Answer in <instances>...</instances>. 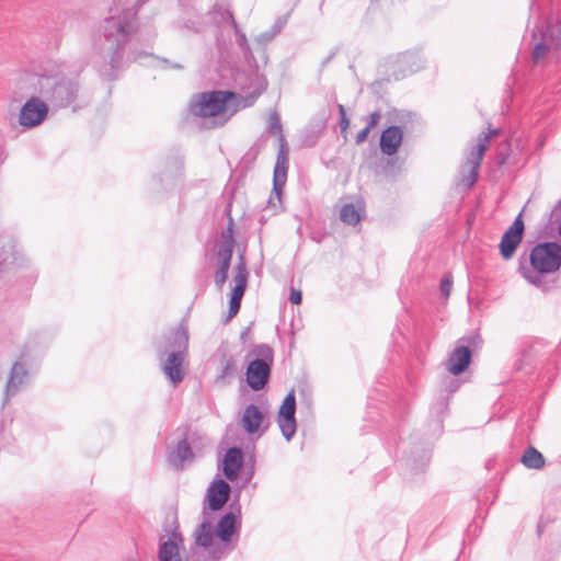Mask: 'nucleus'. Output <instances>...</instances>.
Returning <instances> with one entry per match:
<instances>
[{
	"label": "nucleus",
	"instance_id": "obj_1",
	"mask_svg": "<svg viewBox=\"0 0 561 561\" xmlns=\"http://www.w3.org/2000/svg\"><path fill=\"white\" fill-rule=\"evenodd\" d=\"M137 30L138 22L135 10L125 9L119 11L117 8L110 10V16L102 24L104 48L101 56L106 64L100 70L103 77L108 80L115 79V71L122 62L123 49Z\"/></svg>",
	"mask_w": 561,
	"mask_h": 561
},
{
	"label": "nucleus",
	"instance_id": "obj_2",
	"mask_svg": "<svg viewBox=\"0 0 561 561\" xmlns=\"http://www.w3.org/2000/svg\"><path fill=\"white\" fill-rule=\"evenodd\" d=\"M188 330L181 324L167 333L156 345V354L165 378L178 387L185 377L184 360L188 353Z\"/></svg>",
	"mask_w": 561,
	"mask_h": 561
},
{
	"label": "nucleus",
	"instance_id": "obj_3",
	"mask_svg": "<svg viewBox=\"0 0 561 561\" xmlns=\"http://www.w3.org/2000/svg\"><path fill=\"white\" fill-rule=\"evenodd\" d=\"M529 262L530 266L519 264L518 272L522 276L542 291L554 288L557 280L549 279L548 275L561 267V244L557 241L536 244L530 251Z\"/></svg>",
	"mask_w": 561,
	"mask_h": 561
},
{
	"label": "nucleus",
	"instance_id": "obj_4",
	"mask_svg": "<svg viewBox=\"0 0 561 561\" xmlns=\"http://www.w3.org/2000/svg\"><path fill=\"white\" fill-rule=\"evenodd\" d=\"M243 99L232 91L203 92L190 105L191 113L203 118H213V127L222 126L241 106ZM248 104H242L245 107Z\"/></svg>",
	"mask_w": 561,
	"mask_h": 561
},
{
	"label": "nucleus",
	"instance_id": "obj_5",
	"mask_svg": "<svg viewBox=\"0 0 561 561\" xmlns=\"http://www.w3.org/2000/svg\"><path fill=\"white\" fill-rule=\"evenodd\" d=\"M41 94L55 107H67L77 98L78 84L71 79L42 77L38 81Z\"/></svg>",
	"mask_w": 561,
	"mask_h": 561
},
{
	"label": "nucleus",
	"instance_id": "obj_6",
	"mask_svg": "<svg viewBox=\"0 0 561 561\" xmlns=\"http://www.w3.org/2000/svg\"><path fill=\"white\" fill-rule=\"evenodd\" d=\"M251 355L254 356L247 368L248 386L259 391L265 387L270 379L271 368L273 365V350L267 344L254 345Z\"/></svg>",
	"mask_w": 561,
	"mask_h": 561
},
{
	"label": "nucleus",
	"instance_id": "obj_7",
	"mask_svg": "<svg viewBox=\"0 0 561 561\" xmlns=\"http://www.w3.org/2000/svg\"><path fill=\"white\" fill-rule=\"evenodd\" d=\"M268 130L271 134L278 136L279 150L276 158L273 175V192L280 198L283 188L287 180L288 170V147L282 130L280 117L276 112H272L268 117Z\"/></svg>",
	"mask_w": 561,
	"mask_h": 561
},
{
	"label": "nucleus",
	"instance_id": "obj_8",
	"mask_svg": "<svg viewBox=\"0 0 561 561\" xmlns=\"http://www.w3.org/2000/svg\"><path fill=\"white\" fill-rule=\"evenodd\" d=\"M497 134V129H491L489 134L481 135L479 137L478 144L468 154L467 160L462 165V172L467 171V174H465L462 178V182L468 188L472 187L478 180L479 168L482 162L483 154L486 150L490 138Z\"/></svg>",
	"mask_w": 561,
	"mask_h": 561
},
{
	"label": "nucleus",
	"instance_id": "obj_9",
	"mask_svg": "<svg viewBox=\"0 0 561 561\" xmlns=\"http://www.w3.org/2000/svg\"><path fill=\"white\" fill-rule=\"evenodd\" d=\"M478 337L476 334H470L458 340L446 364V368L451 375L458 376L468 368L472 358L471 347L476 345Z\"/></svg>",
	"mask_w": 561,
	"mask_h": 561
},
{
	"label": "nucleus",
	"instance_id": "obj_10",
	"mask_svg": "<svg viewBox=\"0 0 561 561\" xmlns=\"http://www.w3.org/2000/svg\"><path fill=\"white\" fill-rule=\"evenodd\" d=\"M296 397L294 390L289 391L279 408L276 422L284 438L289 442L297 431Z\"/></svg>",
	"mask_w": 561,
	"mask_h": 561
},
{
	"label": "nucleus",
	"instance_id": "obj_11",
	"mask_svg": "<svg viewBox=\"0 0 561 561\" xmlns=\"http://www.w3.org/2000/svg\"><path fill=\"white\" fill-rule=\"evenodd\" d=\"M48 114L47 104L37 96L28 99L20 110L19 123L26 128H33L44 122Z\"/></svg>",
	"mask_w": 561,
	"mask_h": 561
},
{
	"label": "nucleus",
	"instance_id": "obj_12",
	"mask_svg": "<svg viewBox=\"0 0 561 561\" xmlns=\"http://www.w3.org/2000/svg\"><path fill=\"white\" fill-rule=\"evenodd\" d=\"M195 541L198 546L208 549L209 554L217 560L225 558L232 550V547H224L222 543L214 542L213 527L207 520H204L196 529Z\"/></svg>",
	"mask_w": 561,
	"mask_h": 561
},
{
	"label": "nucleus",
	"instance_id": "obj_13",
	"mask_svg": "<svg viewBox=\"0 0 561 561\" xmlns=\"http://www.w3.org/2000/svg\"><path fill=\"white\" fill-rule=\"evenodd\" d=\"M525 225L519 214L510 228L504 232L500 242V253L504 260H510L523 240Z\"/></svg>",
	"mask_w": 561,
	"mask_h": 561
},
{
	"label": "nucleus",
	"instance_id": "obj_14",
	"mask_svg": "<svg viewBox=\"0 0 561 561\" xmlns=\"http://www.w3.org/2000/svg\"><path fill=\"white\" fill-rule=\"evenodd\" d=\"M28 380V371L21 362H15L10 370L8 381L4 388L3 404L14 397Z\"/></svg>",
	"mask_w": 561,
	"mask_h": 561
},
{
	"label": "nucleus",
	"instance_id": "obj_15",
	"mask_svg": "<svg viewBox=\"0 0 561 561\" xmlns=\"http://www.w3.org/2000/svg\"><path fill=\"white\" fill-rule=\"evenodd\" d=\"M240 508L229 511L222 515L216 526V536L219 538L224 547H231L232 536L240 527Z\"/></svg>",
	"mask_w": 561,
	"mask_h": 561
},
{
	"label": "nucleus",
	"instance_id": "obj_16",
	"mask_svg": "<svg viewBox=\"0 0 561 561\" xmlns=\"http://www.w3.org/2000/svg\"><path fill=\"white\" fill-rule=\"evenodd\" d=\"M231 488L222 479H215L208 486L206 493L207 507L210 511L221 510L229 500Z\"/></svg>",
	"mask_w": 561,
	"mask_h": 561
},
{
	"label": "nucleus",
	"instance_id": "obj_17",
	"mask_svg": "<svg viewBox=\"0 0 561 561\" xmlns=\"http://www.w3.org/2000/svg\"><path fill=\"white\" fill-rule=\"evenodd\" d=\"M182 537L178 531H172L171 536L164 540L160 538L158 549V561H183L180 556V545Z\"/></svg>",
	"mask_w": 561,
	"mask_h": 561
},
{
	"label": "nucleus",
	"instance_id": "obj_18",
	"mask_svg": "<svg viewBox=\"0 0 561 561\" xmlns=\"http://www.w3.org/2000/svg\"><path fill=\"white\" fill-rule=\"evenodd\" d=\"M243 460V453L240 447H231L226 451L222 459V473L229 481L237 480Z\"/></svg>",
	"mask_w": 561,
	"mask_h": 561
},
{
	"label": "nucleus",
	"instance_id": "obj_19",
	"mask_svg": "<svg viewBox=\"0 0 561 561\" xmlns=\"http://www.w3.org/2000/svg\"><path fill=\"white\" fill-rule=\"evenodd\" d=\"M193 459L194 453L186 437L180 439L175 448L168 453V461L176 470L183 469L185 463Z\"/></svg>",
	"mask_w": 561,
	"mask_h": 561
},
{
	"label": "nucleus",
	"instance_id": "obj_20",
	"mask_svg": "<svg viewBox=\"0 0 561 561\" xmlns=\"http://www.w3.org/2000/svg\"><path fill=\"white\" fill-rule=\"evenodd\" d=\"M403 131L400 126H389L380 136V149L387 156L394 154L402 144Z\"/></svg>",
	"mask_w": 561,
	"mask_h": 561
},
{
	"label": "nucleus",
	"instance_id": "obj_21",
	"mask_svg": "<svg viewBox=\"0 0 561 561\" xmlns=\"http://www.w3.org/2000/svg\"><path fill=\"white\" fill-rule=\"evenodd\" d=\"M233 272H234V275H233L234 286L232 288L230 297L242 299V297L245 293V289H247L248 277H249V272L247 270V264H245L243 254L239 255V261L234 265Z\"/></svg>",
	"mask_w": 561,
	"mask_h": 561
},
{
	"label": "nucleus",
	"instance_id": "obj_22",
	"mask_svg": "<svg viewBox=\"0 0 561 561\" xmlns=\"http://www.w3.org/2000/svg\"><path fill=\"white\" fill-rule=\"evenodd\" d=\"M264 421L263 412L253 403L245 407L242 415V426L248 434H255Z\"/></svg>",
	"mask_w": 561,
	"mask_h": 561
},
{
	"label": "nucleus",
	"instance_id": "obj_23",
	"mask_svg": "<svg viewBox=\"0 0 561 561\" xmlns=\"http://www.w3.org/2000/svg\"><path fill=\"white\" fill-rule=\"evenodd\" d=\"M208 14L211 22L218 26L226 23L232 25L233 22H236L231 11V5L227 0L217 1Z\"/></svg>",
	"mask_w": 561,
	"mask_h": 561
},
{
	"label": "nucleus",
	"instance_id": "obj_24",
	"mask_svg": "<svg viewBox=\"0 0 561 561\" xmlns=\"http://www.w3.org/2000/svg\"><path fill=\"white\" fill-rule=\"evenodd\" d=\"M425 58L419 51H405L399 55L398 62L405 72H416L425 65Z\"/></svg>",
	"mask_w": 561,
	"mask_h": 561
},
{
	"label": "nucleus",
	"instance_id": "obj_25",
	"mask_svg": "<svg viewBox=\"0 0 561 561\" xmlns=\"http://www.w3.org/2000/svg\"><path fill=\"white\" fill-rule=\"evenodd\" d=\"M234 32L236 36V44L238 45L244 60L251 66L252 64L255 65V59L252 53V48L248 42L247 35L239 27L237 22H233L231 25Z\"/></svg>",
	"mask_w": 561,
	"mask_h": 561
},
{
	"label": "nucleus",
	"instance_id": "obj_26",
	"mask_svg": "<svg viewBox=\"0 0 561 561\" xmlns=\"http://www.w3.org/2000/svg\"><path fill=\"white\" fill-rule=\"evenodd\" d=\"M520 462L527 469H535V470L542 469L546 463L545 457L542 456V454L533 446H528L525 449V451L520 458Z\"/></svg>",
	"mask_w": 561,
	"mask_h": 561
},
{
	"label": "nucleus",
	"instance_id": "obj_27",
	"mask_svg": "<svg viewBox=\"0 0 561 561\" xmlns=\"http://www.w3.org/2000/svg\"><path fill=\"white\" fill-rule=\"evenodd\" d=\"M287 23V19L286 16H280L278 18L274 24L271 26L270 30L265 31V32H262L260 33L256 37H255V42L256 44L261 45V46H265L267 45L268 43H271L280 32L284 28V26L286 25Z\"/></svg>",
	"mask_w": 561,
	"mask_h": 561
},
{
	"label": "nucleus",
	"instance_id": "obj_28",
	"mask_svg": "<svg viewBox=\"0 0 561 561\" xmlns=\"http://www.w3.org/2000/svg\"><path fill=\"white\" fill-rule=\"evenodd\" d=\"M545 229L549 232L557 231L561 239V199L556 202L554 206L547 215Z\"/></svg>",
	"mask_w": 561,
	"mask_h": 561
},
{
	"label": "nucleus",
	"instance_id": "obj_29",
	"mask_svg": "<svg viewBox=\"0 0 561 561\" xmlns=\"http://www.w3.org/2000/svg\"><path fill=\"white\" fill-rule=\"evenodd\" d=\"M233 252L232 229L228 228V234L224 237V241L218 250V257L221 265L230 266Z\"/></svg>",
	"mask_w": 561,
	"mask_h": 561
},
{
	"label": "nucleus",
	"instance_id": "obj_30",
	"mask_svg": "<svg viewBox=\"0 0 561 561\" xmlns=\"http://www.w3.org/2000/svg\"><path fill=\"white\" fill-rule=\"evenodd\" d=\"M539 32L545 41H549L551 47H561V26L547 24Z\"/></svg>",
	"mask_w": 561,
	"mask_h": 561
},
{
	"label": "nucleus",
	"instance_id": "obj_31",
	"mask_svg": "<svg viewBox=\"0 0 561 561\" xmlns=\"http://www.w3.org/2000/svg\"><path fill=\"white\" fill-rule=\"evenodd\" d=\"M431 458V451L428 448H422L417 454V457L405 459V466L411 470L422 471L428 463Z\"/></svg>",
	"mask_w": 561,
	"mask_h": 561
},
{
	"label": "nucleus",
	"instance_id": "obj_32",
	"mask_svg": "<svg viewBox=\"0 0 561 561\" xmlns=\"http://www.w3.org/2000/svg\"><path fill=\"white\" fill-rule=\"evenodd\" d=\"M340 219L350 226H355L360 221V215L354 204H345L340 211Z\"/></svg>",
	"mask_w": 561,
	"mask_h": 561
},
{
	"label": "nucleus",
	"instance_id": "obj_33",
	"mask_svg": "<svg viewBox=\"0 0 561 561\" xmlns=\"http://www.w3.org/2000/svg\"><path fill=\"white\" fill-rule=\"evenodd\" d=\"M216 45L217 50L219 55V59L227 62V64H234L237 60V57L234 56L232 51L231 45L227 44L222 38L219 36L216 37Z\"/></svg>",
	"mask_w": 561,
	"mask_h": 561
},
{
	"label": "nucleus",
	"instance_id": "obj_34",
	"mask_svg": "<svg viewBox=\"0 0 561 561\" xmlns=\"http://www.w3.org/2000/svg\"><path fill=\"white\" fill-rule=\"evenodd\" d=\"M178 30L183 34H187V33L197 34L204 30V23L198 16L190 18V19L183 21L182 23H180L178 25Z\"/></svg>",
	"mask_w": 561,
	"mask_h": 561
},
{
	"label": "nucleus",
	"instance_id": "obj_35",
	"mask_svg": "<svg viewBox=\"0 0 561 561\" xmlns=\"http://www.w3.org/2000/svg\"><path fill=\"white\" fill-rule=\"evenodd\" d=\"M551 49V45L549 41H545L541 37V41L537 43L533 49V60L535 62H538L540 59H542Z\"/></svg>",
	"mask_w": 561,
	"mask_h": 561
},
{
	"label": "nucleus",
	"instance_id": "obj_36",
	"mask_svg": "<svg viewBox=\"0 0 561 561\" xmlns=\"http://www.w3.org/2000/svg\"><path fill=\"white\" fill-rule=\"evenodd\" d=\"M229 268H230V266L219 264V267L216 271L215 285L219 290L222 289L227 278H228Z\"/></svg>",
	"mask_w": 561,
	"mask_h": 561
},
{
	"label": "nucleus",
	"instance_id": "obj_37",
	"mask_svg": "<svg viewBox=\"0 0 561 561\" xmlns=\"http://www.w3.org/2000/svg\"><path fill=\"white\" fill-rule=\"evenodd\" d=\"M453 288V276L451 274H445L440 279L439 290L440 294L447 299Z\"/></svg>",
	"mask_w": 561,
	"mask_h": 561
},
{
	"label": "nucleus",
	"instance_id": "obj_38",
	"mask_svg": "<svg viewBox=\"0 0 561 561\" xmlns=\"http://www.w3.org/2000/svg\"><path fill=\"white\" fill-rule=\"evenodd\" d=\"M339 113H340V128L341 133L346 137V131L350 127V119L346 115L345 107L342 104L337 105Z\"/></svg>",
	"mask_w": 561,
	"mask_h": 561
},
{
	"label": "nucleus",
	"instance_id": "obj_39",
	"mask_svg": "<svg viewBox=\"0 0 561 561\" xmlns=\"http://www.w3.org/2000/svg\"><path fill=\"white\" fill-rule=\"evenodd\" d=\"M241 300L242 299H240V298L230 297L227 321L230 320L231 318H233L234 316H237V313L239 312L240 307H241Z\"/></svg>",
	"mask_w": 561,
	"mask_h": 561
},
{
	"label": "nucleus",
	"instance_id": "obj_40",
	"mask_svg": "<svg viewBox=\"0 0 561 561\" xmlns=\"http://www.w3.org/2000/svg\"><path fill=\"white\" fill-rule=\"evenodd\" d=\"M381 118V113L379 111H375L373 113H370V115L368 116V119H367V127L368 129H373L380 121Z\"/></svg>",
	"mask_w": 561,
	"mask_h": 561
},
{
	"label": "nucleus",
	"instance_id": "obj_41",
	"mask_svg": "<svg viewBox=\"0 0 561 561\" xmlns=\"http://www.w3.org/2000/svg\"><path fill=\"white\" fill-rule=\"evenodd\" d=\"M301 299H302L301 290L296 289L295 287H291L290 295H289V301L293 305H299L301 302Z\"/></svg>",
	"mask_w": 561,
	"mask_h": 561
},
{
	"label": "nucleus",
	"instance_id": "obj_42",
	"mask_svg": "<svg viewBox=\"0 0 561 561\" xmlns=\"http://www.w3.org/2000/svg\"><path fill=\"white\" fill-rule=\"evenodd\" d=\"M233 370H234L233 363L231 360H226L225 364L222 365L220 377L225 378V377L231 375L233 373Z\"/></svg>",
	"mask_w": 561,
	"mask_h": 561
},
{
	"label": "nucleus",
	"instance_id": "obj_43",
	"mask_svg": "<svg viewBox=\"0 0 561 561\" xmlns=\"http://www.w3.org/2000/svg\"><path fill=\"white\" fill-rule=\"evenodd\" d=\"M257 87H256V96L260 95L267 88V80L264 76L256 77Z\"/></svg>",
	"mask_w": 561,
	"mask_h": 561
},
{
	"label": "nucleus",
	"instance_id": "obj_44",
	"mask_svg": "<svg viewBox=\"0 0 561 561\" xmlns=\"http://www.w3.org/2000/svg\"><path fill=\"white\" fill-rule=\"evenodd\" d=\"M370 133V129H368V127L366 126L365 128H363L357 135H356V144L359 145V144H363L368 135Z\"/></svg>",
	"mask_w": 561,
	"mask_h": 561
},
{
	"label": "nucleus",
	"instance_id": "obj_45",
	"mask_svg": "<svg viewBox=\"0 0 561 561\" xmlns=\"http://www.w3.org/2000/svg\"><path fill=\"white\" fill-rule=\"evenodd\" d=\"M437 409L443 413L447 409V402L445 400H440L437 403Z\"/></svg>",
	"mask_w": 561,
	"mask_h": 561
},
{
	"label": "nucleus",
	"instance_id": "obj_46",
	"mask_svg": "<svg viewBox=\"0 0 561 561\" xmlns=\"http://www.w3.org/2000/svg\"><path fill=\"white\" fill-rule=\"evenodd\" d=\"M161 181H162V180H161L159 176H157V175L152 176V184H153V186H154V187H156V186H157Z\"/></svg>",
	"mask_w": 561,
	"mask_h": 561
},
{
	"label": "nucleus",
	"instance_id": "obj_47",
	"mask_svg": "<svg viewBox=\"0 0 561 561\" xmlns=\"http://www.w3.org/2000/svg\"><path fill=\"white\" fill-rule=\"evenodd\" d=\"M169 67L175 68V69H181L182 68V66L180 64H169Z\"/></svg>",
	"mask_w": 561,
	"mask_h": 561
},
{
	"label": "nucleus",
	"instance_id": "obj_48",
	"mask_svg": "<svg viewBox=\"0 0 561 561\" xmlns=\"http://www.w3.org/2000/svg\"><path fill=\"white\" fill-rule=\"evenodd\" d=\"M140 57H141V54H136V55L134 56V60H138Z\"/></svg>",
	"mask_w": 561,
	"mask_h": 561
}]
</instances>
